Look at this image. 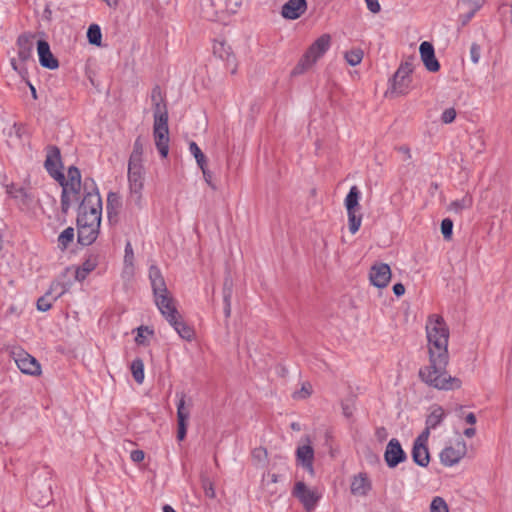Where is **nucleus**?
I'll return each instance as SVG.
<instances>
[{
	"label": "nucleus",
	"mask_w": 512,
	"mask_h": 512,
	"mask_svg": "<svg viewBox=\"0 0 512 512\" xmlns=\"http://www.w3.org/2000/svg\"><path fill=\"white\" fill-rule=\"evenodd\" d=\"M429 364L419 369V379L437 390L459 389L462 381L447 372L449 362V329L439 315H431L426 323Z\"/></svg>",
	"instance_id": "nucleus-1"
},
{
	"label": "nucleus",
	"mask_w": 512,
	"mask_h": 512,
	"mask_svg": "<svg viewBox=\"0 0 512 512\" xmlns=\"http://www.w3.org/2000/svg\"><path fill=\"white\" fill-rule=\"evenodd\" d=\"M149 279L155 304L161 314L182 339L191 341L195 336V332L192 327L182 320V317L176 308L175 300L168 291L164 277L157 266H150Z\"/></svg>",
	"instance_id": "nucleus-2"
},
{
	"label": "nucleus",
	"mask_w": 512,
	"mask_h": 512,
	"mask_svg": "<svg viewBox=\"0 0 512 512\" xmlns=\"http://www.w3.org/2000/svg\"><path fill=\"white\" fill-rule=\"evenodd\" d=\"M144 142L138 137L134 144L133 150L128 160V197L127 203L133 204L137 209L144 207L143 189L145 183V167H144Z\"/></svg>",
	"instance_id": "nucleus-3"
},
{
	"label": "nucleus",
	"mask_w": 512,
	"mask_h": 512,
	"mask_svg": "<svg viewBox=\"0 0 512 512\" xmlns=\"http://www.w3.org/2000/svg\"><path fill=\"white\" fill-rule=\"evenodd\" d=\"M331 44V37L329 34L321 35L312 45L308 48L306 53L300 59L298 64L293 68L291 74L293 76L303 74L306 70L311 68L313 64L324 55L329 49Z\"/></svg>",
	"instance_id": "nucleus-4"
},
{
	"label": "nucleus",
	"mask_w": 512,
	"mask_h": 512,
	"mask_svg": "<svg viewBox=\"0 0 512 512\" xmlns=\"http://www.w3.org/2000/svg\"><path fill=\"white\" fill-rule=\"evenodd\" d=\"M415 58L409 57L403 61L394 73L388 93L392 96L406 95L411 89Z\"/></svg>",
	"instance_id": "nucleus-5"
},
{
	"label": "nucleus",
	"mask_w": 512,
	"mask_h": 512,
	"mask_svg": "<svg viewBox=\"0 0 512 512\" xmlns=\"http://www.w3.org/2000/svg\"><path fill=\"white\" fill-rule=\"evenodd\" d=\"M55 180L59 182L62 187L61 195V210L67 213L71 203L77 201L81 190V182L67 181L63 173H56Z\"/></svg>",
	"instance_id": "nucleus-6"
},
{
	"label": "nucleus",
	"mask_w": 512,
	"mask_h": 512,
	"mask_svg": "<svg viewBox=\"0 0 512 512\" xmlns=\"http://www.w3.org/2000/svg\"><path fill=\"white\" fill-rule=\"evenodd\" d=\"M11 354L17 367L22 373L32 376H38L41 374V366L39 362L26 351L16 348L12 350Z\"/></svg>",
	"instance_id": "nucleus-7"
},
{
	"label": "nucleus",
	"mask_w": 512,
	"mask_h": 512,
	"mask_svg": "<svg viewBox=\"0 0 512 512\" xmlns=\"http://www.w3.org/2000/svg\"><path fill=\"white\" fill-rule=\"evenodd\" d=\"M293 495L302 503L307 511L313 510L321 494L315 488H309L304 482L298 481L293 489Z\"/></svg>",
	"instance_id": "nucleus-8"
},
{
	"label": "nucleus",
	"mask_w": 512,
	"mask_h": 512,
	"mask_svg": "<svg viewBox=\"0 0 512 512\" xmlns=\"http://www.w3.org/2000/svg\"><path fill=\"white\" fill-rule=\"evenodd\" d=\"M467 452L466 443L463 440H457L454 445L445 447L440 453V460L444 466H453L457 464Z\"/></svg>",
	"instance_id": "nucleus-9"
},
{
	"label": "nucleus",
	"mask_w": 512,
	"mask_h": 512,
	"mask_svg": "<svg viewBox=\"0 0 512 512\" xmlns=\"http://www.w3.org/2000/svg\"><path fill=\"white\" fill-rule=\"evenodd\" d=\"M392 272L390 266L386 263H375L371 266L369 280L377 288H385L390 283Z\"/></svg>",
	"instance_id": "nucleus-10"
},
{
	"label": "nucleus",
	"mask_w": 512,
	"mask_h": 512,
	"mask_svg": "<svg viewBox=\"0 0 512 512\" xmlns=\"http://www.w3.org/2000/svg\"><path fill=\"white\" fill-rule=\"evenodd\" d=\"M191 404H186V396L181 393L177 403V439L184 440L187 432V421L190 418Z\"/></svg>",
	"instance_id": "nucleus-11"
},
{
	"label": "nucleus",
	"mask_w": 512,
	"mask_h": 512,
	"mask_svg": "<svg viewBox=\"0 0 512 512\" xmlns=\"http://www.w3.org/2000/svg\"><path fill=\"white\" fill-rule=\"evenodd\" d=\"M66 291L62 283H52L47 293L37 300V309L42 312L48 311L52 307V303L57 300Z\"/></svg>",
	"instance_id": "nucleus-12"
},
{
	"label": "nucleus",
	"mask_w": 512,
	"mask_h": 512,
	"mask_svg": "<svg viewBox=\"0 0 512 512\" xmlns=\"http://www.w3.org/2000/svg\"><path fill=\"white\" fill-rule=\"evenodd\" d=\"M384 458L390 468L396 467L406 459V454L397 439L393 438L388 442Z\"/></svg>",
	"instance_id": "nucleus-13"
},
{
	"label": "nucleus",
	"mask_w": 512,
	"mask_h": 512,
	"mask_svg": "<svg viewBox=\"0 0 512 512\" xmlns=\"http://www.w3.org/2000/svg\"><path fill=\"white\" fill-rule=\"evenodd\" d=\"M153 136L156 148L162 157H166L169 152V129L168 123L153 125Z\"/></svg>",
	"instance_id": "nucleus-14"
},
{
	"label": "nucleus",
	"mask_w": 512,
	"mask_h": 512,
	"mask_svg": "<svg viewBox=\"0 0 512 512\" xmlns=\"http://www.w3.org/2000/svg\"><path fill=\"white\" fill-rule=\"evenodd\" d=\"M297 461L301 464V466L307 470V472L311 475H315L313 461H314V450L310 444L309 439L307 438V444L298 446L296 450Z\"/></svg>",
	"instance_id": "nucleus-15"
},
{
	"label": "nucleus",
	"mask_w": 512,
	"mask_h": 512,
	"mask_svg": "<svg viewBox=\"0 0 512 512\" xmlns=\"http://www.w3.org/2000/svg\"><path fill=\"white\" fill-rule=\"evenodd\" d=\"M420 57L425 68L430 72H437L440 64L435 57L434 47L430 42L424 41L419 47Z\"/></svg>",
	"instance_id": "nucleus-16"
},
{
	"label": "nucleus",
	"mask_w": 512,
	"mask_h": 512,
	"mask_svg": "<svg viewBox=\"0 0 512 512\" xmlns=\"http://www.w3.org/2000/svg\"><path fill=\"white\" fill-rule=\"evenodd\" d=\"M307 10L306 0H288L281 9V15L285 19L295 20L301 17Z\"/></svg>",
	"instance_id": "nucleus-17"
},
{
	"label": "nucleus",
	"mask_w": 512,
	"mask_h": 512,
	"mask_svg": "<svg viewBox=\"0 0 512 512\" xmlns=\"http://www.w3.org/2000/svg\"><path fill=\"white\" fill-rule=\"evenodd\" d=\"M37 51L41 66L51 70L58 68V60L51 53L50 46L47 41L39 40L37 42Z\"/></svg>",
	"instance_id": "nucleus-18"
},
{
	"label": "nucleus",
	"mask_w": 512,
	"mask_h": 512,
	"mask_svg": "<svg viewBox=\"0 0 512 512\" xmlns=\"http://www.w3.org/2000/svg\"><path fill=\"white\" fill-rule=\"evenodd\" d=\"M78 211H87L90 213H99L102 211V201L96 188L91 192H87L79 205Z\"/></svg>",
	"instance_id": "nucleus-19"
},
{
	"label": "nucleus",
	"mask_w": 512,
	"mask_h": 512,
	"mask_svg": "<svg viewBox=\"0 0 512 512\" xmlns=\"http://www.w3.org/2000/svg\"><path fill=\"white\" fill-rule=\"evenodd\" d=\"M371 488L372 484L366 473H359L351 480L350 490L354 496H366Z\"/></svg>",
	"instance_id": "nucleus-20"
},
{
	"label": "nucleus",
	"mask_w": 512,
	"mask_h": 512,
	"mask_svg": "<svg viewBox=\"0 0 512 512\" xmlns=\"http://www.w3.org/2000/svg\"><path fill=\"white\" fill-rule=\"evenodd\" d=\"M78 226V242L81 245H91L99 234V227H92L89 225H77Z\"/></svg>",
	"instance_id": "nucleus-21"
},
{
	"label": "nucleus",
	"mask_w": 512,
	"mask_h": 512,
	"mask_svg": "<svg viewBox=\"0 0 512 512\" xmlns=\"http://www.w3.org/2000/svg\"><path fill=\"white\" fill-rule=\"evenodd\" d=\"M98 255L91 254L75 271V278L78 281H83L87 275L92 272L98 265Z\"/></svg>",
	"instance_id": "nucleus-22"
},
{
	"label": "nucleus",
	"mask_w": 512,
	"mask_h": 512,
	"mask_svg": "<svg viewBox=\"0 0 512 512\" xmlns=\"http://www.w3.org/2000/svg\"><path fill=\"white\" fill-rule=\"evenodd\" d=\"M412 458L417 465L427 467L430 462V454L427 445L413 443Z\"/></svg>",
	"instance_id": "nucleus-23"
},
{
	"label": "nucleus",
	"mask_w": 512,
	"mask_h": 512,
	"mask_svg": "<svg viewBox=\"0 0 512 512\" xmlns=\"http://www.w3.org/2000/svg\"><path fill=\"white\" fill-rule=\"evenodd\" d=\"M60 164V152L58 148H52L45 160V168L49 172V174L55 179L56 173H62L58 170V166Z\"/></svg>",
	"instance_id": "nucleus-24"
},
{
	"label": "nucleus",
	"mask_w": 512,
	"mask_h": 512,
	"mask_svg": "<svg viewBox=\"0 0 512 512\" xmlns=\"http://www.w3.org/2000/svg\"><path fill=\"white\" fill-rule=\"evenodd\" d=\"M18 56L22 61H27L32 56L33 51V41L26 36H20L18 38Z\"/></svg>",
	"instance_id": "nucleus-25"
},
{
	"label": "nucleus",
	"mask_w": 512,
	"mask_h": 512,
	"mask_svg": "<svg viewBox=\"0 0 512 512\" xmlns=\"http://www.w3.org/2000/svg\"><path fill=\"white\" fill-rule=\"evenodd\" d=\"M101 214L78 211L77 225H89L92 227H100Z\"/></svg>",
	"instance_id": "nucleus-26"
},
{
	"label": "nucleus",
	"mask_w": 512,
	"mask_h": 512,
	"mask_svg": "<svg viewBox=\"0 0 512 512\" xmlns=\"http://www.w3.org/2000/svg\"><path fill=\"white\" fill-rule=\"evenodd\" d=\"M360 191L357 186H352L345 198L344 204L347 212L360 211Z\"/></svg>",
	"instance_id": "nucleus-27"
},
{
	"label": "nucleus",
	"mask_w": 512,
	"mask_h": 512,
	"mask_svg": "<svg viewBox=\"0 0 512 512\" xmlns=\"http://www.w3.org/2000/svg\"><path fill=\"white\" fill-rule=\"evenodd\" d=\"M444 417V409L441 406L435 405L426 418V426H428V429H435L442 422Z\"/></svg>",
	"instance_id": "nucleus-28"
},
{
	"label": "nucleus",
	"mask_w": 512,
	"mask_h": 512,
	"mask_svg": "<svg viewBox=\"0 0 512 512\" xmlns=\"http://www.w3.org/2000/svg\"><path fill=\"white\" fill-rule=\"evenodd\" d=\"M122 206V200L118 193L110 192L107 196V213L111 219L113 216H117L119 209Z\"/></svg>",
	"instance_id": "nucleus-29"
},
{
	"label": "nucleus",
	"mask_w": 512,
	"mask_h": 512,
	"mask_svg": "<svg viewBox=\"0 0 512 512\" xmlns=\"http://www.w3.org/2000/svg\"><path fill=\"white\" fill-rule=\"evenodd\" d=\"M252 461L256 467L264 468L268 463V452L266 448L260 446L252 450Z\"/></svg>",
	"instance_id": "nucleus-30"
},
{
	"label": "nucleus",
	"mask_w": 512,
	"mask_h": 512,
	"mask_svg": "<svg viewBox=\"0 0 512 512\" xmlns=\"http://www.w3.org/2000/svg\"><path fill=\"white\" fill-rule=\"evenodd\" d=\"M154 124L168 123V110L166 103L153 105Z\"/></svg>",
	"instance_id": "nucleus-31"
},
{
	"label": "nucleus",
	"mask_w": 512,
	"mask_h": 512,
	"mask_svg": "<svg viewBox=\"0 0 512 512\" xmlns=\"http://www.w3.org/2000/svg\"><path fill=\"white\" fill-rule=\"evenodd\" d=\"M473 200L470 195H465L463 198L452 201L449 204V210L455 213H460L463 210L469 209L472 206Z\"/></svg>",
	"instance_id": "nucleus-32"
},
{
	"label": "nucleus",
	"mask_w": 512,
	"mask_h": 512,
	"mask_svg": "<svg viewBox=\"0 0 512 512\" xmlns=\"http://www.w3.org/2000/svg\"><path fill=\"white\" fill-rule=\"evenodd\" d=\"M131 373L134 380L138 384H142L144 381V363L142 359L136 358L131 363Z\"/></svg>",
	"instance_id": "nucleus-33"
},
{
	"label": "nucleus",
	"mask_w": 512,
	"mask_h": 512,
	"mask_svg": "<svg viewBox=\"0 0 512 512\" xmlns=\"http://www.w3.org/2000/svg\"><path fill=\"white\" fill-rule=\"evenodd\" d=\"M74 229L67 227L58 236V247L61 250H65L74 241Z\"/></svg>",
	"instance_id": "nucleus-34"
},
{
	"label": "nucleus",
	"mask_w": 512,
	"mask_h": 512,
	"mask_svg": "<svg viewBox=\"0 0 512 512\" xmlns=\"http://www.w3.org/2000/svg\"><path fill=\"white\" fill-rule=\"evenodd\" d=\"M348 226L351 234H355L360 229L362 223V214L360 211L347 212Z\"/></svg>",
	"instance_id": "nucleus-35"
},
{
	"label": "nucleus",
	"mask_w": 512,
	"mask_h": 512,
	"mask_svg": "<svg viewBox=\"0 0 512 512\" xmlns=\"http://www.w3.org/2000/svg\"><path fill=\"white\" fill-rule=\"evenodd\" d=\"M87 38L90 44L100 46L102 33L98 24H91L87 30Z\"/></svg>",
	"instance_id": "nucleus-36"
},
{
	"label": "nucleus",
	"mask_w": 512,
	"mask_h": 512,
	"mask_svg": "<svg viewBox=\"0 0 512 512\" xmlns=\"http://www.w3.org/2000/svg\"><path fill=\"white\" fill-rule=\"evenodd\" d=\"M430 512H449V507L444 498L436 496L430 503Z\"/></svg>",
	"instance_id": "nucleus-37"
},
{
	"label": "nucleus",
	"mask_w": 512,
	"mask_h": 512,
	"mask_svg": "<svg viewBox=\"0 0 512 512\" xmlns=\"http://www.w3.org/2000/svg\"><path fill=\"white\" fill-rule=\"evenodd\" d=\"M345 59L351 66H356L361 63L363 59V51L360 49H354L345 53Z\"/></svg>",
	"instance_id": "nucleus-38"
},
{
	"label": "nucleus",
	"mask_w": 512,
	"mask_h": 512,
	"mask_svg": "<svg viewBox=\"0 0 512 512\" xmlns=\"http://www.w3.org/2000/svg\"><path fill=\"white\" fill-rule=\"evenodd\" d=\"M189 150L191 154L195 157L196 162L200 168H203V165L206 164V157L202 153L201 149L195 142H190L189 144Z\"/></svg>",
	"instance_id": "nucleus-39"
},
{
	"label": "nucleus",
	"mask_w": 512,
	"mask_h": 512,
	"mask_svg": "<svg viewBox=\"0 0 512 512\" xmlns=\"http://www.w3.org/2000/svg\"><path fill=\"white\" fill-rule=\"evenodd\" d=\"M222 12H218L214 9V3L210 2L203 8V15L210 21H219L221 19Z\"/></svg>",
	"instance_id": "nucleus-40"
},
{
	"label": "nucleus",
	"mask_w": 512,
	"mask_h": 512,
	"mask_svg": "<svg viewBox=\"0 0 512 512\" xmlns=\"http://www.w3.org/2000/svg\"><path fill=\"white\" fill-rule=\"evenodd\" d=\"M7 193L14 198H28L26 189L15 184L7 186Z\"/></svg>",
	"instance_id": "nucleus-41"
},
{
	"label": "nucleus",
	"mask_w": 512,
	"mask_h": 512,
	"mask_svg": "<svg viewBox=\"0 0 512 512\" xmlns=\"http://www.w3.org/2000/svg\"><path fill=\"white\" fill-rule=\"evenodd\" d=\"M453 222L449 218H445L441 222V233L446 240H450L452 237Z\"/></svg>",
	"instance_id": "nucleus-42"
},
{
	"label": "nucleus",
	"mask_w": 512,
	"mask_h": 512,
	"mask_svg": "<svg viewBox=\"0 0 512 512\" xmlns=\"http://www.w3.org/2000/svg\"><path fill=\"white\" fill-rule=\"evenodd\" d=\"M312 394V385L309 382L302 384L300 390L294 392L293 397L295 399H306Z\"/></svg>",
	"instance_id": "nucleus-43"
},
{
	"label": "nucleus",
	"mask_w": 512,
	"mask_h": 512,
	"mask_svg": "<svg viewBox=\"0 0 512 512\" xmlns=\"http://www.w3.org/2000/svg\"><path fill=\"white\" fill-rule=\"evenodd\" d=\"M238 62L233 53L226 51V69H229L232 75L237 73Z\"/></svg>",
	"instance_id": "nucleus-44"
},
{
	"label": "nucleus",
	"mask_w": 512,
	"mask_h": 512,
	"mask_svg": "<svg viewBox=\"0 0 512 512\" xmlns=\"http://www.w3.org/2000/svg\"><path fill=\"white\" fill-rule=\"evenodd\" d=\"M459 9L464 11V13L460 15L462 25H466L474 16V14L478 11L474 10V8L472 7H459Z\"/></svg>",
	"instance_id": "nucleus-45"
},
{
	"label": "nucleus",
	"mask_w": 512,
	"mask_h": 512,
	"mask_svg": "<svg viewBox=\"0 0 512 512\" xmlns=\"http://www.w3.org/2000/svg\"><path fill=\"white\" fill-rule=\"evenodd\" d=\"M151 101H152V105H155L156 103H164L165 102V98H164V95L162 94V91H161V88L160 86L156 85L152 91H151Z\"/></svg>",
	"instance_id": "nucleus-46"
},
{
	"label": "nucleus",
	"mask_w": 512,
	"mask_h": 512,
	"mask_svg": "<svg viewBox=\"0 0 512 512\" xmlns=\"http://www.w3.org/2000/svg\"><path fill=\"white\" fill-rule=\"evenodd\" d=\"M66 177V180L67 181H75V182H81V174H80V171L77 167L75 166H70L68 168V171H67V176Z\"/></svg>",
	"instance_id": "nucleus-47"
},
{
	"label": "nucleus",
	"mask_w": 512,
	"mask_h": 512,
	"mask_svg": "<svg viewBox=\"0 0 512 512\" xmlns=\"http://www.w3.org/2000/svg\"><path fill=\"white\" fill-rule=\"evenodd\" d=\"M484 0H458V7H472L474 10H479Z\"/></svg>",
	"instance_id": "nucleus-48"
},
{
	"label": "nucleus",
	"mask_w": 512,
	"mask_h": 512,
	"mask_svg": "<svg viewBox=\"0 0 512 512\" xmlns=\"http://www.w3.org/2000/svg\"><path fill=\"white\" fill-rule=\"evenodd\" d=\"M145 333L146 334H152L153 331L150 330L147 326H140L139 328H137V336L135 338V341L138 343V344H144V341H145Z\"/></svg>",
	"instance_id": "nucleus-49"
},
{
	"label": "nucleus",
	"mask_w": 512,
	"mask_h": 512,
	"mask_svg": "<svg viewBox=\"0 0 512 512\" xmlns=\"http://www.w3.org/2000/svg\"><path fill=\"white\" fill-rule=\"evenodd\" d=\"M455 117H456V111L454 108H448L446 110H444V112L442 113V116H441V120L448 124V123H451L455 120Z\"/></svg>",
	"instance_id": "nucleus-50"
},
{
	"label": "nucleus",
	"mask_w": 512,
	"mask_h": 512,
	"mask_svg": "<svg viewBox=\"0 0 512 512\" xmlns=\"http://www.w3.org/2000/svg\"><path fill=\"white\" fill-rule=\"evenodd\" d=\"M480 46L476 43H473L470 47V57L473 63H478L480 59Z\"/></svg>",
	"instance_id": "nucleus-51"
},
{
	"label": "nucleus",
	"mask_w": 512,
	"mask_h": 512,
	"mask_svg": "<svg viewBox=\"0 0 512 512\" xmlns=\"http://www.w3.org/2000/svg\"><path fill=\"white\" fill-rule=\"evenodd\" d=\"M430 430L428 426L424 429V431L415 439L414 443H420L423 445H427V441L430 435Z\"/></svg>",
	"instance_id": "nucleus-52"
},
{
	"label": "nucleus",
	"mask_w": 512,
	"mask_h": 512,
	"mask_svg": "<svg viewBox=\"0 0 512 512\" xmlns=\"http://www.w3.org/2000/svg\"><path fill=\"white\" fill-rule=\"evenodd\" d=\"M365 2L370 12L374 14L380 12L381 7L378 0H365Z\"/></svg>",
	"instance_id": "nucleus-53"
},
{
	"label": "nucleus",
	"mask_w": 512,
	"mask_h": 512,
	"mask_svg": "<svg viewBox=\"0 0 512 512\" xmlns=\"http://www.w3.org/2000/svg\"><path fill=\"white\" fill-rule=\"evenodd\" d=\"M130 458L133 462L139 463L144 460L145 453L142 450H133L130 454Z\"/></svg>",
	"instance_id": "nucleus-54"
},
{
	"label": "nucleus",
	"mask_w": 512,
	"mask_h": 512,
	"mask_svg": "<svg viewBox=\"0 0 512 512\" xmlns=\"http://www.w3.org/2000/svg\"><path fill=\"white\" fill-rule=\"evenodd\" d=\"M203 487H204L205 495L207 497L213 498L215 496L214 488L210 482L205 481L203 483Z\"/></svg>",
	"instance_id": "nucleus-55"
},
{
	"label": "nucleus",
	"mask_w": 512,
	"mask_h": 512,
	"mask_svg": "<svg viewBox=\"0 0 512 512\" xmlns=\"http://www.w3.org/2000/svg\"><path fill=\"white\" fill-rule=\"evenodd\" d=\"M202 170V173H203V176H204V179L206 181V183L211 186L212 188H215L214 185L212 184V175L211 173L206 169V164L203 165V168H200Z\"/></svg>",
	"instance_id": "nucleus-56"
},
{
	"label": "nucleus",
	"mask_w": 512,
	"mask_h": 512,
	"mask_svg": "<svg viewBox=\"0 0 512 512\" xmlns=\"http://www.w3.org/2000/svg\"><path fill=\"white\" fill-rule=\"evenodd\" d=\"M242 0H233L232 1V7L228 8L226 6V13L234 14L237 12L238 8L241 6Z\"/></svg>",
	"instance_id": "nucleus-57"
},
{
	"label": "nucleus",
	"mask_w": 512,
	"mask_h": 512,
	"mask_svg": "<svg viewBox=\"0 0 512 512\" xmlns=\"http://www.w3.org/2000/svg\"><path fill=\"white\" fill-rule=\"evenodd\" d=\"M268 477L270 478V481H266L264 478L262 480V485L265 488H268L270 486V484H275L278 482V475L268 474Z\"/></svg>",
	"instance_id": "nucleus-58"
},
{
	"label": "nucleus",
	"mask_w": 512,
	"mask_h": 512,
	"mask_svg": "<svg viewBox=\"0 0 512 512\" xmlns=\"http://www.w3.org/2000/svg\"><path fill=\"white\" fill-rule=\"evenodd\" d=\"M393 292L396 296L400 297L402 295H404L405 293V287L403 284L401 283H396L394 286H393Z\"/></svg>",
	"instance_id": "nucleus-59"
},
{
	"label": "nucleus",
	"mask_w": 512,
	"mask_h": 512,
	"mask_svg": "<svg viewBox=\"0 0 512 512\" xmlns=\"http://www.w3.org/2000/svg\"><path fill=\"white\" fill-rule=\"evenodd\" d=\"M223 47H224V43L223 42H217L213 46V53L215 55H218L219 58H222Z\"/></svg>",
	"instance_id": "nucleus-60"
},
{
	"label": "nucleus",
	"mask_w": 512,
	"mask_h": 512,
	"mask_svg": "<svg viewBox=\"0 0 512 512\" xmlns=\"http://www.w3.org/2000/svg\"><path fill=\"white\" fill-rule=\"evenodd\" d=\"M398 151L402 153L406 159H411V151L407 146H401L398 148Z\"/></svg>",
	"instance_id": "nucleus-61"
},
{
	"label": "nucleus",
	"mask_w": 512,
	"mask_h": 512,
	"mask_svg": "<svg viewBox=\"0 0 512 512\" xmlns=\"http://www.w3.org/2000/svg\"><path fill=\"white\" fill-rule=\"evenodd\" d=\"M376 435L380 440H384L387 437V431L384 427H380L377 429Z\"/></svg>",
	"instance_id": "nucleus-62"
},
{
	"label": "nucleus",
	"mask_w": 512,
	"mask_h": 512,
	"mask_svg": "<svg viewBox=\"0 0 512 512\" xmlns=\"http://www.w3.org/2000/svg\"><path fill=\"white\" fill-rule=\"evenodd\" d=\"M133 257V251L130 243H127L125 248V261H128L129 258Z\"/></svg>",
	"instance_id": "nucleus-63"
},
{
	"label": "nucleus",
	"mask_w": 512,
	"mask_h": 512,
	"mask_svg": "<svg viewBox=\"0 0 512 512\" xmlns=\"http://www.w3.org/2000/svg\"><path fill=\"white\" fill-rule=\"evenodd\" d=\"M465 421H466L468 424L474 425V424L476 423V416L474 415V413H468V414L465 416Z\"/></svg>",
	"instance_id": "nucleus-64"
}]
</instances>
